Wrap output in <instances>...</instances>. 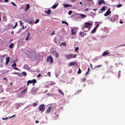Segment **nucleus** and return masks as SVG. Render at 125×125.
<instances>
[{"label": "nucleus", "mask_w": 125, "mask_h": 125, "mask_svg": "<svg viewBox=\"0 0 125 125\" xmlns=\"http://www.w3.org/2000/svg\"><path fill=\"white\" fill-rule=\"evenodd\" d=\"M11 3L14 6H17V5L15 4L14 2H11Z\"/></svg>", "instance_id": "864d4df0"}, {"label": "nucleus", "mask_w": 125, "mask_h": 125, "mask_svg": "<svg viewBox=\"0 0 125 125\" xmlns=\"http://www.w3.org/2000/svg\"><path fill=\"white\" fill-rule=\"evenodd\" d=\"M76 15L77 16L79 17L80 18H84L86 17V15L82 14L77 13Z\"/></svg>", "instance_id": "0eeeda50"}, {"label": "nucleus", "mask_w": 125, "mask_h": 125, "mask_svg": "<svg viewBox=\"0 0 125 125\" xmlns=\"http://www.w3.org/2000/svg\"><path fill=\"white\" fill-rule=\"evenodd\" d=\"M72 11L71 10H70L69 11L68 13V14L69 15H70L72 13Z\"/></svg>", "instance_id": "603ef678"}, {"label": "nucleus", "mask_w": 125, "mask_h": 125, "mask_svg": "<svg viewBox=\"0 0 125 125\" xmlns=\"http://www.w3.org/2000/svg\"><path fill=\"white\" fill-rule=\"evenodd\" d=\"M27 8H26V10H27L28 9L30 8V5L29 4H28L26 5Z\"/></svg>", "instance_id": "09e8293b"}, {"label": "nucleus", "mask_w": 125, "mask_h": 125, "mask_svg": "<svg viewBox=\"0 0 125 125\" xmlns=\"http://www.w3.org/2000/svg\"><path fill=\"white\" fill-rule=\"evenodd\" d=\"M45 12L47 13L48 14H49L51 13V10L49 9L47 11H45Z\"/></svg>", "instance_id": "4be33fe9"}, {"label": "nucleus", "mask_w": 125, "mask_h": 125, "mask_svg": "<svg viewBox=\"0 0 125 125\" xmlns=\"http://www.w3.org/2000/svg\"><path fill=\"white\" fill-rule=\"evenodd\" d=\"M75 33V31L73 29H72L71 30V35H73V34Z\"/></svg>", "instance_id": "b1692460"}, {"label": "nucleus", "mask_w": 125, "mask_h": 125, "mask_svg": "<svg viewBox=\"0 0 125 125\" xmlns=\"http://www.w3.org/2000/svg\"><path fill=\"white\" fill-rule=\"evenodd\" d=\"M21 74L24 76H25L27 75V73L26 72H22Z\"/></svg>", "instance_id": "c85d7f7f"}, {"label": "nucleus", "mask_w": 125, "mask_h": 125, "mask_svg": "<svg viewBox=\"0 0 125 125\" xmlns=\"http://www.w3.org/2000/svg\"><path fill=\"white\" fill-rule=\"evenodd\" d=\"M102 66V65H98L97 66H95V67H94V68H96L97 67L98 68H100Z\"/></svg>", "instance_id": "c9c22d12"}, {"label": "nucleus", "mask_w": 125, "mask_h": 125, "mask_svg": "<svg viewBox=\"0 0 125 125\" xmlns=\"http://www.w3.org/2000/svg\"><path fill=\"white\" fill-rule=\"evenodd\" d=\"M109 53L108 52L106 51L105 52H103L102 54V55L103 56H104L105 55H107Z\"/></svg>", "instance_id": "f3484780"}, {"label": "nucleus", "mask_w": 125, "mask_h": 125, "mask_svg": "<svg viewBox=\"0 0 125 125\" xmlns=\"http://www.w3.org/2000/svg\"><path fill=\"white\" fill-rule=\"evenodd\" d=\"M125 46V44H121V45H119L118 46H117L116 47H116H121V46Z\"/></svg>", "instance_id": "58836bf2"}, {"label": "nucleus", "mask_w": 125, "mask_h": 125, "mask_svg": "<svg viewBox=\"0 0 125 125\" xmlns=\"http://www.w3.org/2000/svg\"><path fill=\"white\" fill-rule=\"evenodd\" d=\"M29 23L31 25H33V24H34V21L33 20H32L30 21L29 22Z\"/></svg>", "instance_id": "393cba45"}, {"label": "nucleus", "mask_w": 125, "mask_h": 125, "mask_svg": "<svg viewBox=\"0 0 125 125\" xmlns=\"http://www.w3.org/2000/svg\"><path fill=\"white\" fill-rule=\"evenodd\" d=\"M89 71H87V72L85 74V75H86L87 74H88V73H89Z\"/></svg>", "instance_id": "774afa93"}, {"label": "nucleus", "mask_w": 125, "mask_h": 125, "mask_svg": "<svg viewBox=\"0 0 125 125\" xmlns=\"http://www.w3.org/2000/svg\"><path fill=\"white\" fill-rule=\"evenodd\" d=\"M15 116V115H13V116H11L10 117H9V119H10V118H11L14 117Z\"/></svg>", "instance_id": "052dcab7"}, {"label": "nucleus", "mask_w": 125, "mask_h": 125, "mask_svg": "<svg viewBox=\"0 0 125 125\" xmlns=\"http://www.w3.org/2000/svg\"><path fill=\"white\" fill-rule=\"evenodd\" d=\"M86 28L84 27V26L82 28L83 30L85 32L89 30V29H88V28L86 29Z\"/></svg>", "instance_id": "f8f14e48"}, {"label": "nucleus", "mask_w": 125, "mask_h": 125, "mask_svg": "<svg viewBox=\"0 0 125 125\" xmlns=\"http://www.w3.org/2000/svg\"><path fill=\"white\" fill-rule=\"evenodd\" d=\"M74 65L75 66H77V63L75 62H71L68 65V66L70 67L71 66Z\"/></svg>", "instance_id": "9d476101"}, {"label": "nucleus", "mask_w": 125, "mask_h": 125, "mask_svg": "<svg viewBox=\"0 0 125 125\" xmlns=\"http://www.w3.org/2000/svg\"><path fill=\"white\" fill-rule=\"evenodd\" d=\"M29 83H32V82L31 81V80H29L28 81H27Z\"/></svg>", "instance_id": "13d9d810"}, {"label": "nucleus", "mask_w": 125, "mask_h": 125, "mask_svg": "<svg viewBox=\"0 0 125 125\" xmlns=\"http://www.w3.org/2000/svg\"><path fill=\"white\" fill-rule=\"evenodd\" d=\"M89 71H87V72L85 74V75H86L87 74H88V73H89Z\"/></svg>", "instance_id": "338daca9"}, {"label": "nucleus", "mask_w": 125, "mask_h": 125, "mask_svg": "<svg viewBox=\"0 0 125 125\" xmlns=\"http://www.w3.org/2000/svg\"><path fill=\"white\" fill-rule=\"evenodd\" d=\"M121 72L120 71H119V72H118V78H119L120 76V73Z\"/></svg>", "instance_id": "a19ab883"}, {"label": "nucleus", "mask_w": 125, "mask_h": 125, "mask_svg": "<svg viewBox=\"0 0 125 125\" xmlns=\"http://www.w3.org/2000/svg\"><path fill=\"white\" fill-rule=\"evenodd\" d=\"M10 57H7L6 58V64L7 65V64L9 63L10 61Z\"/></svg>", "instance_id": "4468645a"}, {"label": "nucleus", "mask_w": 125, "mask_h": 125, "mask_svg": "<svg viewBox=\"0 0 125 125\" xmlns=\"http://www.w3.org/2000/svg\"><path fill=\"white\" fill-rule=\"evenodd\" d=\"M122 5L121 4H118V5L117 6V8H119V7H121L122 6Z\"/></svg>", "instance_id": "3c124183"}, {"label": "nucleus", "mask_w": 125, "mask_h": 125, "mask_svg": "<svg viewBox=\"0 0 125 125\" xmlns=\"http://www.w3.org/2000/svg\"><path fill=\"white\" fill-rule=\"evenodd\" d=\"M87 82L89 84H92L93 83L92 81L90 80H87Z\"/></svg>", "instance_id": "412c9836"}, {"label": "nucleus", "mask_w": 125, "mask_h": 125, "mask_svg": "<svg viewBox=\"0 0 125 125\" xmlns=\"http://www.w3.org/2000/svg\"><path fill=\"white\" fill-rule=\"evenodd\" d=\"M91 24L90 23L86 22L84 26L86 28H87L89 29L90 30L91 28Z\"/></svg>", "instance_id": "39448f33"}, {"label": "nucleus", "mask_w": 125, "mask_h": 125, "mask_svg": "<svg viewBox=\"0 0 125 125\" xmlns=\"http://www.w3.org/2000/svg\"><path fill=\"white\" fill-rule=\"evenodd\" d=\"M52 53L54 56H55L56 57H59V54L55 51H53L52 52Z\"/></svg>", "instance_id": "9b49d317"}, {"label": "nucleus", "mask_w": 125, "mask_h": 125, "mask_svg": "<svg viewBox=\"0 0 125 125\" xmlns=\"http://www.w3.org/2000/svg\"><path fill=\"white\" fill-rule=\"evenodd\" d=\"M21 104V103L18 104L16 105L15 106L17 108H18L20 106V104Z\"/></svg>", "instance_id": "2f4dec72"}, {"label": "nucleus", "mask_w": 125, "mask_h": 125, "mask_svg": "<svg viewBox=\"0 0 125 125\" xmlns=\"http://www.w3.org/2000/svg\"><path fill=\"white\" fill-rule=\"evenodd\" d=\"M23 68L28 70H29L30 69V68L29 66V65L27 64H25L24 65L23 67Z\"/></svg>", "instance_id": "6e6552de"}, {"label": "nucleus", "mask_w": 125, "mask_h": 125, "mask_svg": "<svg viewBox=\"0 0 125 125\" xmlns=\"http://www.w3.org/2000/svg\"><path fill=\"white\" fill-rule=\"evenodd\" d=\"M118 16L117 15L113 16L110 18V21L113 22H114L118 17Z\"/></svg>", "instance_id": "f03ea898"}, {"label": "nucleus", "mask_w": 125, "mask_h": 125, "mask_svg": "<svg viewBox=\"0 0 125 125\" xmlns=\"http://www.w3.org/2000/svg\"><path fill=\"white\" fill-rule=\"evenodd\" d=\"M45 105L43 104H42L39 106L38 107V108L40 111L43 112L45 110Z\"/></svg>", "instance_id": "7ed1b4c3"}, {"label": "nucleus", "mask_w": 125, "mask_h": 125, "mask_svg": "<svg viewBox=\"0 0 125 125\" xmlns=\"http://www.w3.org/2000/svg\"><path fill=\"white\" fill-rule=\"evenodd\" d=\"M47 62H50L51 63L53 62V60L52 56H48L47 58Z\"/></svg>", "instance_id": "423d86ee"}, {"label": "nucleus", "mask_w": 125, "mask_h": 125, "mask_svg": "<svg viewBox=\"0 0 125 125\" xmlns=\"http://www.w3.org/2000/svg\"><path fill=\"white\" fill-rule=\"evenodd\" d=\"M110 9H108L106 13L104 14V16H106L108 15H109L111 12V11H110Z\"/></svg>", "instance_id": "1a4fd4ad"}, {"label": "nucleus", "mask_w": 125, "mask_h": 125, "mask_svg": "<svg viewBox=\"0 0 125 125\" xmlns=\"http://www.w3.org/2000/svg\"><path fill=\"white\" fill-rule=\"evenodd\" d=\"M31 81L32 82V83H36L37 82V81L36 80L34 79H33Z\"/></svg>", "instance_id": "7c9ffc66"}, {"label": "nucleus", "mask_w": 125, "mask_h": 125, "mask_svg": "<svg viewBox=\"0 0 125 125\" xmlns=\"http://www.w3.org/2000/svg\"><path fill=\"white\" fill-rule=\"evenodd\" d=\"M16 65V64L15 63V62H14L13 63V64H12V67H13L14 66V67H15Z\"/></svg>", "instance_id": "a18cd8bd"}, {"label": "nucleus", "mask_w": 125, "mask_h": 125, "mask_svg": "<svg viewBox=\"0 0 125 125\" xmlns=\"http://www.w3.org/2000/svg\"><path fill=\"white\" fill-rule=\"evenodd\" d=\"M37 104L38 103H37L36 102H34L32 104V105L34 106H36Z\"/></svg>", "instance_id": "e433bc0d"}, {"label": "nucleus", "mask_w": 125, "mask_h": 125, "mask_svg": "<svg viewBox=\"0 0 125 125\" xmlns=\"http://www.w3.org/2000/svg\"><path fill=\"white\" fill-rule=\"evenodd\" d=\"M2 119L3 120H7L8 119H9V118L8 117H6L5 118H2Z\"/></svg>", "instance_id": "49530a36"}, {"label": "nucleus", "mask_w": 125, "mask_h": 125, "mask_svg": "<svg viewBox=\"0 0 125 125\" xmlns=\"http://www.w3.org/2000/svg\"><path fill=\"white\" fill-rule=\"evenodd\" d=\"M55 84V83L53 82H51V83H49V84L50 85H54Z\"/></svg>", "instance_id": "6e6d98bb"}, {"label": "nucleus", "mask_w": 125, "mask_h": 125, "mask_svg": "<svg viewBox=\"0 0 125 125\" xmlns=\"http://www.w3.org/2000/svg\"><path fill=\"white\" fill-rule=\"evenodd\" d=\"M86 80V79L85 78H83L82 80V82H85Z\"/></svg>", "instance_id": "c03bdc74"}, {"label": "nucleus", "mask_w": 125, "mask_h": 125, "mask_svg": "<svg viewBox=\"0 0 125 125\" xmlns=\"http://www.w3.org/2000/svg\"><path fill=\"white\" fill-rule=\"evenodd\" d=\"M39 19H37V20H36V21H35V22H34V24H36V23H38L39 22Z\"/></svg>", "instance_id": "37998d69"}, {"label": "nucleus", "mask_w": 125, "mask_h": 125, "mask_svg": "<svg viewBox=\"0 0 125 125\" xmlns=\"http://www.w3.org/2000/svg\"><path fill=\"white\" fill-rule=\"evenodd\" d=\"M30 36V34L29 32L28 33L26 37V40H27L29 39V37Z\"/></svg>", "instance_id": "6ab92c4d"}, {"label": "nucleus", "mask_w": 125, "mask_h": 125, "mask_svg": "<svg viewBox=\"0 0 125 125\" xmlns=\"http://www.w3.org/2000/svg\"><path fill=\"white\" fill-rule=\"evenodd\" d=\"M17 75H18L19 76L21 77V74L20 73H17Z\"/></svg>", "instance_id": "de8ad7c7"}, {"label": "nucleus", "mask_w": 125, "mask_h": 125, "mask_svg": "<svg viewBox=\"0 0 125 125\" xmlns=\"http://www.w3.org/2000/svg\"><path fill=\"white\" fill-rule=\"evenodd\" d=\"M89 15L92 17H94L95 15V14L92 12H90L89 14Z\"/></svg>", "instance_id": "5701e85b"}, {"label": "nucleus", "mask_w": 125, "mask_h": 125, "mask_svg": "<svg viewBox=\"0 0 125 125\" xmlns=\"http://www.w3.org/2000/svg\"><path fill=\"white\" fill-rule=\"evenodd\" d=\"M58 91L59 93L62 94L63 96L64 95V94L62 92V90H61L60 89H58Z\"/></svg>", "instance_id": "a211bd4d"}, {"label": "nucleus", "mask_w": 125, "mask_h": 125, "mask_svg": "<svg viewBox=\"0 0 125 125\" xmlns=\"http://www.w3.org/2000/svg\"><path fill=\"white\" fill-rule=\"evenodd\" d=\"M57 39L56 38H54V41H55V43L56 44H57V42L56 41Z\"/></svg>", "instance_id": "bf43d9fd"}, {"label": "nucleus", "mask_w": 125, "mask_h": 125, "mask_svg": "<svg viewBox=\"0 0 125 125\" xmlns=\"http://www.w3.org/2000/svg\"><path fill=\"white\" fill-rule=\"evenodd\" d=\"M79 34L82 37L83 36V37L84 35V33L82 31L79 33Z\"/></svg>", "instance_id": "a878e982"}, {"label": "nucleus", "mask_w": 125, "mask_h": 125, "mask_svg": "<svg viewBox=\"0 0 125 125\" xmlns=\"http://www.w3.org/2000/svg\"><path fill=\"white\" fill-rule=\"evenodd\" d=\"M38 88L34 87L32 88L31 93L32 94L34 95L36 92H38Z\"/></svg>", "instance_id": "20e7f679"}, {"label": "nucleus", "mask_w": 125, "mask_h": 125, "mask_svg": "<svg viewBox=\"0 0 125 125\" xmlns=\"http://www.w3.org/2000/svg\"><path fill=\"white\" fill-rule=\"evenodd\" d=\"M64 6L65 7H71V6L69 4L66 3L64 4Z\"/></svg>", "instance_id": "bb28decb"}, {"label": "nucleus", "mask_w": 125, "mask_h": 125, "mask_svg": "<svg viewBox=\"0 0 125 125\" xmlns=\"http://www.w3.org/2000/svg\"><path fill=\"white\" fill-rule=\"evenodd\" d=\"M58 3H57L56 4H54L53 6L52 7V8L53 9H55L57 7V6L58 5Z\"/></svg>", "instance_id": "aec40b11"}, {"label": "nucleus", "mask_w": 125, "mask_h": 125, "mask_svg": "<svg viewBox=\"0 0 125 125\" xmlns=\"http://www.w3.org/2000/svg\"><path fill=\"white\" fill-rule=\"evenodd\" d=\"M92 39L93 40H96V38L95 37H92Z\"/></svg>", "instance_id": "69168bd1"}, {"label": "nucleus", "mask_w": 125, "mask_h": 125, "mask_svg": "<svg viewBox=\"0 0 125 125\" xmlns=\"http://www.w3.org/2000/svg\"><path fill=\"white\" fill-rule=\"evenodd\" d=\"M50 73H51L50 72H49L48 73V75L49 76H50Z\"/></svg>", "instance_id": "680f3d73"}, {"label": "nucleus", "mask_w": 125, "mask_h": 125, "mask_svg": "<svg viewBox=\"0 0 125 125\" xmlns=\"http://www.w3.org/2000/svg\"><path fill=\"white\" fill-rule=\"evenodd\" d=\"M106 7L105 6H103L101 9V11H104L105 10V8Z\"/></svg>", "instance_id": "473e14b6"}, {"label": "nucleus", "mask_w": 125, "mask_h": 125, "mask_svg": "<svg viewBox=\"0 0 125 125\" xmlns=\"http://www.w3.org/2000/svg\"><path fill=\"white\" fill-rule=\"evenodd\" d=\"M13 69L16 70H18V68H17L15 67H14Z\"/></svg>", "instance_id": "0e129e2a"}, {"label": "nucleus", "mask_w": 125, "mask_h": 125, "mask_svg": "<svg viewBox=\"0 0 125 125\" xmlns=\"http://www.w3.org/2000/svg\"><path fill=\"white\" fill-rule=\"evenodd\" d=\"M65 57L67 59H68L76 58V54H69L65 55Z\"/></svg>", "instance_id": "f257e3e1"}, {"label": "nucleus", "mask_w": 125, "mask_h": 125, "mask_svg": "<svg viewBox=\"0 0 125 125\" xmlns=\"http://www.w3.org/2000/svg\"><path fill=\"white\" fill-rule=\"evenodd\" d=\"M55 34L54 31H53L52 33H51V35L52 36Z\"/></svg>", "instance_id": "4d7b16f0"}, {"label": "nucleus", "mask_w": 125, "mask_h": 125, "mask_svg": "<svg viewBox=\"0 0 125 125\" xmlns=\"http://www.w3.org/2000/svg\"><path fill=\"white\" fill-rule=\"evenodd\" d=\"M27 87L26 89L21 92V94L23 95L27 91Z\"/></svg>", "instance_id": "ddd939ff"}, {"label": "nucleus", "mask_w": 125, "mask_h": 125, "mask_svg": "<svg viewBox=\"0 0 125 125\" xmlns=\"http://www.w3.org/2000/svg\"><path fill=\"white\" fill-rule=\"evenodd\" d=\"M87 0L89 2H90V4L91 5L93 3V2L92 0Z\"/></svg>", "instance_id": "f704fd0d"}, {"label": "nucleus", "mask_w": 125, "mask_h": 125, "mask_svg": "<svg viewBox=\"0 0 125 125\" xmlns=\"http://www.w3.org/2000/svg\"><path fill=\"white\" fill-rule=\"evenodd\" d=\"M97 29L95 28V27L91 31V33L93 34L94 33V32L96 31Z\"/></svg>", "instance_id": "cd10ccee"}, {"label": "nucleus", "mask_w": 125, "mask_h": 125, "mask_svg": "<svg viewBox=\"0 0 125 125\" xmlns=\"http://www.w3.org/2000/svg\"><path fill=\"white\" fill-rule=\"evenodd\" d=\"M123 22L122 21H121V19H120V24H122L123 23Z\"/></svg>", "instance_id": "e2e57ef3"}, {"label": "nucleus", "mask_w": 125, "mask_h": 125, "mask_svg": "<svg viewBox=\"0 0 125 125\" xmlns=\"http://www.w3.org/2000/svg\"><path fill=\"white\" fill-rule=\"evenodd\" d=\"M82 72L81 70L79 68L78 71L77 72V73L78 74H80Z\"/></svg>", "instance_id": "4c0bfd02"}, {"label": "nucleus", "mask_w": 125, "mask_h": 125, "mask_svg": "<svg viewBox=\"0 0 125 125\" xmlns=\"http://www.w3.org/2000/svg\"><path fill=\"white\" fill-rule=\"evenodd\" d=\"M62 24H65L66 25H68V23L66 21H62Z\"/></svg>", "instance_id": "72a5a7b5"}, {"label": "nucleus", "mask_w": 125, "mask_h": 125, "mask_svg": "<svg viewBox=\"0 0 125 125\" xmlns=\"http://www.w3.org/2000/svg\"><path fill=\"white\" fill-rule=\"evenodd\" d=\"M62 45L63 46H65L66 45V44L65 42H62V43H61V46Z\"/></svg>", "instance_id": "79ce46f5"}, {"label": "nucleus", "mask_w": 125, "mask_h": 125, "mask_svg": "<svg viewBox=\"0 0 125 125\" xmlns=\"http://www.w3.org/2000/svg\"><path fill=\"white\" fill-rule=\"evenodd\" d=\"M79 49V47H77L75 49V51H76L77 53H78V50Z\"/></svg>", "instance_id": "ea45409f"}, {"label": "nucleus", "mask_w": 125, "mask_h": 125, "mask_svg": "<svg viewBox=\"0 0 125 125\" xmlns=\"http://www.w3.org/2000/svg\"><path fill=\"white\" fill-rule=\"evenodd\" d=\"M95 23H97V25L95 27L97 29L99 25V24L98 23V22H96Z\"/></svg>", "instance_id": "8fccbe9b"}, {"label": "nucleus", "mask_w": 125, "mask_h": 125, "mask_svg": "<svg viewBox=\"0 0 125 125\" xmlns=\"http://www.w3.org/2000/svg\"><path fill=\"white\" fill-rule=\"evenodd\" d=\"M41 74L40 73L38 74V75L37 76V77L38 78H39L41 76Z\"/></svg>", "instance_id": "5fc2aeb1"}, {"label": "nucleus", "mask_w": 125, "mask_h": 125, "mask_svg": "<svg viewBox=\"0 0 125 125\" xmlns=\"http://www.w3.org/2000/svg\"><path fill=\"white\" fill-rule=\"evenodd\" d=\"M14 46V44L13 43H11L9 46V47L10 48H13Z\"/></svg>", "instance_id": "c756f323"}, {"label": "nucleus", "mask_w": 125, "mask_h": 125, "mask_svg": "<svg viewBox=\"0 0 125 125\" xmlns=\"http://www.w3.org/2000/svg\"><path fill=\"white\" fill-rule=\"evenodd\" d=\"M103 3H105V2L103 0H100L98 2V3L99 5H100L101 4Z\"/></svg>", "instance_id": "dca6fc26"}, {"label": "nucleus", "mask_w": 125, "mask_h": 125, "mask_svg": "<svg viewBox=\"0 0 125 125\" xmlns=\"http://www.w3.org/2000/svg\"><path fill=\"white\" fill-rule=\"evenodd\" d=\"M52 106H49V108H48V109L47 110L46 112V113H49L50 112L51 110V109H52Z\"/></svg>", "instance_id": "2eb2a0df"}]
</instances>
